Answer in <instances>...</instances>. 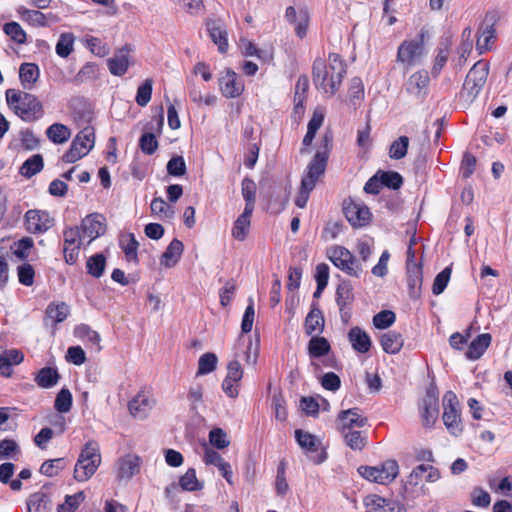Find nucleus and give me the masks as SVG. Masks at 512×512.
<instances>
[{
	"label": "nucleus",
	"instance_id": "a211bd4d",
	"mask_svg": "<svg viewBox=\"0 0 512 512\" xmlns=\"http://www.w3.org/2000/svg\"><path fill=\"white\" fill-rule=\"evenodd\" d=\"M70 313V307L65 302H51L45 310L44 326H50L53 331L56 325L66 320Z\"/></svg>",
	"mask_w": 512,
	"mask_h": 512
},
{
	"label": "nucleus",
	"instance_id": "f8f14e48",
	"mask_svg": "<svg viewBox=\"0 0 512 512\" xmlns=\"http://www.w3.org/2000/svg\"><path fill=\"white\" fill-rule=\"evenodd\" d=\"M343 212L349 223L354 227H363L370 222V209L360 202L346 199L343 202Z\"/></svg>",
	"mask_w": 512,
	"mask_h": 512
},
{
	"label": "nucleus",
	"instance_id": "e433bc0d",
	"mask_svg": "<svg viewBox=\"0 0 512 512\" xmlns=\"http://www.w3.org/2000/svg\"><path fill=\"white\" fill-rule=\"evenodd\" d=\"M60 379L56 368L44 367L39 370L35 377V382L41 388H51L55 386Z\"/></svg>",
	"mask_w": 512,
	"mask_h": 512
},
{
	"label": "nucleus",
	"instance_id": "c85d7f7f",
	"mask_svg": "<svg viewBox=\"0 0 512 512\" xmlns=\"http://www.w3.org/2000/svg\"><path fill=\"white\" fill-rule=\"evenodd\" d=\"M152 406L153 401L145 393H138L128 405L130 413L139 419L145 418Z\"/></svg>",
	"mask_w": 512,
	"mask_h": 512
},
{
	"label": "nucleus",
	"instance_id": "680f3d73",
	"mask_svg": "<svg viewBox=\"0 0 512 512\" xmlns=\"http://www.w3.org/2000/svg\"><path fill=\"white\" fill-rule=\"evenodd\" d=\"M248 305L245 309L242 322H241V331L242 333H249L252 330L253 323H254V317H255V310H254V301L252 297L248 299Z\"/></svg>",
	"mask_w": 512,
	"mask_h": 512
},
{
	"label": "nucleus",
	"instance_id": "3c124183",
	"mask_svg": "<svg viewBox=\"0 0 512 512\" xmlns=\"http://www.w3.org/2000/svg\"><path fill=\"white\" fill-rule=\"evenodd\" d=\"M85 500L83 491H79L73 495H67L64 503L58 505V512H75L79 505Z\"/></svg>",
	"mask_w": 512,
	"mask_h": 512
},
{
	"label": "nucleus",
	"instance_id": "bb28decb",
	"mask_svg": "<svg viewBox=\"0 0 512 512\" xmlns=\"http://www.w3.org/2000/svg\"><path fill=\"white\" fill-rule=\"evenodd\" d=\"M129 49L127 46L118 52L115 55L107 60L108 68L111 74L115 76L124 75L129 67Z\"/></svg>",
	"mask_w": 512,
	"mask_h": 512
},
{
	"label": "nucleus",
	"instance_id": "e2e57ef3",
	"mask_svg": "<svg viewBox=\"0 0 512 512\" xmlns=\"http://www.w3.org/2000/svg\"><path fill=\"white\" fill-rule=\"evenodd\" d=\"M386 498H383L378 495H369L364 499V505L366 508V512H383L385 506L387 505Z\"/></svg>",
	"mask_w": 512,
	"mask_h": 512
},
{
	"label": "nucleus",
	"instance_id": "c03bdc74",
	"mask_svg": "<svg viewBox=\"0 0 512 512\" xmlns=\"http://www.w3.org/2000/svg\"><path fill=\"white\" fill-rule=\"evenodd\" d=\"M106 266V258L102 253H97L88 258L86 263L87 273L95 278L103 275Z\"/></svg>",
	"mask_w": 512,
	"mask_h": 512
},
{
	"label": "nucleus",
	"instance_id": "9b49d317",
	"mask_svg": "<svg viewBox=\"0 0 512 512\" xmlns=\"http://www.w3.org/2000/svg\"><path fill=\"white\" fill-rule=\"evenodd\" d=\"M15 113L26 122H33L43 116V106L37 97L30 93H24L20 105L14 106Z\"/></svg>",
	"mask_w": 512,
	"mask_h": 512
},
{
	"label": "nucleus",
	"instance_id": "f03ea898",
	"mask_svg": "<svg viewBox=\"0 0 512 512\" xmlns=\"http://www.w3.org/2000/svg\"><path fill=\"white\" fill-rule=\"evenodd\" d=\"M328 61L327 65L322 58L314 60L312 67L313 82L317 89L334 95L346 74V64L336 53H330Z\"/></svg>",
	"mask_w": 512,
	"mask_h": 512
},
{
	"label": "nucleus",
	"instance_id": "412c9836",
	"mask_svg": "<svg viewBox=\"0 0 512 512\" xmlns=\"http://www.w3.org/2000/svg\"><path fill=\"white\" fill-rule=\"evenodd\" d=\"M429 81L428 71L425 69L418 70L408 78L406 91L417 98H422L427 93Z\"/></svg>",
	"mask_w": 512,
	"mask_h": 512
},
{
	"label": "nucleus",
	"instance_id": "39448f33",
	"mask_svg": "<svg viewBox=\"0 0 512 512\" xmlns=\"http://www.w3.org/2000/svg\"><path fill=\"white\" fill-rule=\"evenodd\" d=\"M95 133L92 127H85L73 139L68 151L62 156L65 163H74L83 158L93 148Z\"/></svg>",
	"mask_w": 512,
	"mask_h": 512
},
{
	"label": "nucleus",
	"instance_id": "864d4df0",
	"mask_svg": "<svg viewBox=\"0 0 512 512\" xmlns=\"http://www.w3.org/2000/svg\"><path fill=\"white\" fill-rule=\"evenodd\" d=\"M54 407L59 413H67L70 411L72 407V394L68 389L62 388L58 392Z\"/></svg>",
	"mask_w": 512,
	"mask_h": 512
},
{
	"label": "nucleus",
	"instance_id": "aec40b11",
	"mask_svg": "<svg viewBox=\"0 0 512 512\" xmlns=\"http://www.w3.org/2000/svg\"><path fill=\"white\" fill-rule=\"evenodd\" d=\"M219 86L226 98H236L244 90L243 83L238 79L237 74L230 69H227L225 74L219 78Z\"/></svg>",
	"mask_w": 512,
	"mask_h": 512
},
{
	"label": "nucleus",
	"instance_id": "9d476101",
	"mask_svg": "<svg viewBox=\"0 0 512 512\" xmlns=\"http://www.w3.org/2000/svg\"><path fill=\"white\" fill-rule=\"evenodd\" d=\"M295 438L299 446L306 451L308 457L315 464H321L327 459V453L321 441L313 434L297 429Z\"/></svg>",
	"mask_w": 512,
	"mask_h": 512
},
{
	"label": "nucleus",
	"instance_id": "1a4fd4ad",
	"mask_svg": "<svg viewBox=\"0 0 512 512\" xmlns=\"http://www.w3.org/2000/svg\"><path fill=\"white\" fill-rule=\"evenodd\" d=\"M330 261L344 273L352 277H360L363 268L354 255L345 247L336 246L329 252Z\"/></svg>",
	"mask_w": 512,
	"mask_h": 512
},
{
	"label": "nucleus",
	"instance_id": "49530a36",
	"mask_svg": "<svg viewBox=\"0 0 512 512\" xmlns=\"http://www.w3.org/2000/svg\"><path fill=\"white\" fill-rule=\"evenodd\" d=\"M378 176L380 177L381 183L383 187H387L389 189L398 190L403 185V177L400 173L396 171H377Z\"/></svg>",
	"mask_w": 512,
	"mask_h": 512
},
{
	"label": "nucleus",
	"instance_id": "7c9ffc66",
	"mask_svg": "<svg viewBox=\"0 0 512 512\" xmlns=\"http://www.w3.org/2000/svg\"><path fill=\"white\" fill-rule=\"evenodd\" d=\"M492 337L489 333L478 335L468 346L465 356L469 360L479 359L491 344Z\"/></svg>",
	"mask_w": 512,
	"mask_h": 512
},
{
	"label": "nucleus",
	"instance_id": "dca6fc26",
	"mask_svg": "<svg viewBox=\"0 0 512 512\" xmlns=\"http://www.w3.org/2000/svg\"><path fill=\"white\" fill-rule=\"evenodd\" d=\"M286 20L295 26V33L299 38H304L310 21V15L306 8L296 10L293 6L286 8Z\"/></svg>",
	"mask_w": 512,
	"mask_h": 512
},
{
	"label": "nucleus",
	"instance_id": "f257e3e1",
	"mask_svg": "<svg viewBox=\"0 0 512 512\" xmlns=\"http://www.w3.org/2000/svg\"><path fill=\"white\" fill-rule=\"evenodd\" d=\"M333 134L326 131L320 142V146L312 160L309 162L306 173L302 177L300 189L295 199V205L304 208L308 202L311 191L316 186L319 178L325 173L328 158L333 146Z\"/></svg>",
	"mask_w": 512,
	"mask_h": 512
},
{
	"label": "nucleus",
	"instance_id": "774afa93",
	"mask_svg": "<svg viewBox=\"0 0 512 512\" xmlns=\"http://www.w3.org/2000/svg\"><path fill=\"white\" fill-rule=\"evenodd\" d=\"M64 246H72L81 244L83 238H85L82 234L80 227H69L64 230Z\"/></svg>",
	"mask_w": 512,
	"mask_h": 512
},
{
	"label": "nucleus",
	"instance_id": "423d86ee",
	"mask_svg": "<svg viewBox=\"0 0 512 512\" xmlns=\"http://www.w3.org/2000/svg\"><path fill=\"white\" fill-rule=\"evenodd\" d=\"M358 472L371 482L389 484L398 476L399 466L396 460L388 459L379 466H360Z\"/></svg>",
	"mask_w": 512,
	"mask_h": 512
},
{
	"label": "nucleus",
	"instance_id": "ea45409f",
	"mask_svg": "<svg viewBox=\"0 0 512 512\" xmlns=\"http://www.w3.org/2000/svg\"><path fill=\"white\" fill-rule=\"evenodd\" d=\"M345 444L352 450H362L367 443V436L359 430H348L340 432Z\"/></svg>",
	"mask_w": 512,
	"mask_h": 512
},
{
	"label": "nucleus",
	"instance_id": "20e7f679",
	"mask_svg": "<svg viewBox=\"0 0 512 512\" xmlns=\"http://www.w3.org/2000/svg\"><path fill=\"white\" fill-rule=\"evenodd\" d=\"M426 55L424 32L419 33L411 40H404L398 47L396 61L400 63L407 72L412 67L420 64Z\"/></svg>",
	"mask_w": 512,
	"mask_h": 512
},
{
	"label": "nucleus",
	"instance_id": "0e129e2a",
	"mask_svg": "<svg viewBox=\"0 0 512 512\" xmlns=\"http://www.w3.org/2000/svg\"><path fill=\"white\" fill-rule=\"evenodd\" d=\"M139 146L143 153L152 155L158 148V141L153 133H144L140 137Z\"/></svg>",
	"mask_w": 512,
	"mask_h": 512
},
{
	"label": "nucleus",
	"instance_id": "0eeeda50",
	"mask_svg": "<svg viewBox=\"0 0 512 512\" xmlns=\"http://www.w3.org/2000/svg\"><path fill=\"white\" fill-rule=\"evenodd\" d=\"M443 422L447 430L457 436L462 433L463 427L459 410V401L453 391H447L443 396Z\"/></svg>",
	"mask_w": 512,
	"mask_h": 512
},
{
	"label": "nucleus",
	"instance_id": "69168bd1",
	"mask_svg": "<svg viewBox=\"0 0 512 512\" xmlns=\"http://www.w3.org/2000/svg\"><path fill=\"white\" fill-rule=\"evenodd\" d=\"M168 174L176 177L183 176L186 173V163L182 156H174L167 163Z\"/></svg>",
	"mask_w": 512,
	"mask_h": 512
},
{
	"label": "nucleus",
	"instance_id": "c9c22d12",
	"mask_svg": "<svg viewBox=\"0 0 512 512\" xmlns=\"http://www.w3.org/2000/svg\"><path fill=\"white\" fill-rule=\"evenodd\" d=\"M40 71L35 63H23L19 68V78L25 89L31 86L38 80Z\"/></svg>",
	"mask_w": 512,
	"mask_h": 512
},
{
	"label": "nucleus",
	"instance_id": "13d9d810",
	"mask_svg": "<svg viewBox=\"0 0 512 512\" xmlns=\"http://www.w3.org/2000/svg\"><path fill=\"white\" fill-rule=\"evenodd\" d=\"M65 467V461L63 458L51 459L45 461L40 467V473L53 477L56 476Z\"/></svg>",
	"mask_w": 512,
	"mask_h": 512
},
{
	"label": "nucleus",
	"instance_id": "b1692460",
	"mask_svg": "<svg viewBox=\"0 0 512 512\" xmlns=\"http://www.w3.org/2000/svg\"><path fill=\"white\" fill-rule=\"evenodd\" d=\"M408 293L411 299H418L423 282L422 265H411L406 268Z\"/></svg>",
	"mask_w": 512,
	"mask_h": 512
},
{
	"label": "nucleus",
	"instance_id": "5fc2aeb1",
	"mask_svg": "<svg viewBox=\"0 0 512 512\" xmlns=\"http://www.w3.org/2000/svg\"><path fill=\"white\" fill-rule=\"evenodd\" d=\"M152 87L153 81L150 78L146 79L143 84L138 87L135 101L139 106L144 107L149 103L152 95Z\"/></svg>",
	"mask_w": 512,
	"mask_h": 512
},
{
	"label": "nucleus",
	"instance_id": "052dcab7",
	"mask_svg": "<svg viewBox=\"0 0 512 512\" xmlns=\"http://www.w3.org/2000/svg\"><path fill=\"white\" fill-rule=\"evenodd\" d=\"M395 313L391 310H383L373 317V324L378 329H386L395 322Z\"/></svg>",
	"mask_w": 512,
	"mask_h": 512
},
{
	"label": "nucleus",
	"instance_id": "37998d69",
	"mask_svg": "<svg viewBox=\"0 0 512 512\" xmlns=\"http://www.w3.org/2000/svg\"><path fill=\"white\" fill-rule=\"evenodd\" d=\"M75 36L70 32L60 34L55 51L61 58H67L74 51Z\"/></svg>",
	"mask_w": 512,
	"mask_h": 512
},
{
	"label": "nucleus",
	"instance_id": "c756f323",
	"mask_svg": "<svg viewBox=\"0 0 512 512\" xmlns=\"http://www.w3.org/2000/svg\"><path fill=\"white\" fill-rule=\"evenodd\" d=\"M305 333L311 336L315 333H321L324 328V317L316 304H313L310 312L307 314L304 323Z\"/></svg>",
	"mask_w": 512,
	"mask_h": 512
},
{
	"label": "nucleus",
	"instance_id": "2eb2a0df",
	"mask_svg": "<svg viewBox=\"0 0 512 512\" xmlns=\"http://www.w3.org/2000/svg\"><path fill=\"white\" fill-rule=\"evenodd\" d=\"M25 225L30 233H43L52 227L53 219L46 211L28 210L25 214Z\"/></svg>",
	"mask_w": 512,
	"mask_h": 512
},
{
	"label": "nucleus",
	"instance_id": "4468645a",
	"mask_svg": "<svg viewBox=\"0 0 512 512\" xmlns=\"http://www.w3.org/2000/svg\"><path fill=\"white\" fill-rule=\"evenodd\" d=\"M367 423L368 419L360 414V409L357 407L342 410L337 416V428L339 432L362 428L366 426Z\"/></svg>",
	"mask_w": 512,
	"mask_h": 512
},
{
	"label": "nucleus",
	"instance_id": "473e14b6",
	"mask_svg": "<svg viewBox=\"0 0 512 512\" xmlns=\"http://www.w3.org/2000/svg\"><path fill=\"white\" fill-rule=\"evenodd\" d=\"M253 211L244 209L237 217L232 228V236L238 241H244L251 225V215Z\"/></svg>",
	"mask_w": 512,
	"mask_h": 512
},
{
	"label": "nucleus",
	"instance_id": "a878e982",
	"mask_svg": "<svg viewBox=\"0 0 512 512\" xmlns=\"http://www.w3.org/2000/svg\"><path fill=\"white\" fill-rule=\"evenodd\" d=\"M183 250V243L176 238L173 239L162 254L160 264L166 268L174 267L179 262Z\"/></svg>",
	"mask_w": 512,
	"mask_h": 512
},
{
	"label": "nucleus",
	"instance_id": "58836bf2",
	"mask_svg": "<svg viewBox=\"0 0 512 512\" xmlns=\"http://www.w3.org/2000/svg\"><path fill=\"white\" fill-rule=\"evenodd\" d=\"M46 135L54 144H63L69 140L71 131L64 124L54 123L47 128Z\"/></svg>",
	"mask_w": 512,
	"mask_h": 512
},
{
	"label": "nucleus",
	"instance_id": "79ce46f5",
	"mask_svg": "<svg viewBox=\"0 0 512 512\" xmlns=\"http://www.w3.org/2000/svg\"><path fill=\"white\" fill-rule=\"evenodd\" d=\"M44 167L43 157L35 154L28 158L20 167V174L26 178H31L39 173Z\"/></svg>",
	"mask_w": 512,
	"mask_h": 512
},
{
	"label": "nucleus",
	"instance_id": "f3484780",
	"mask_svg": "<svg viewBox=\"0 0 512 512\" xmlns=\"http://www.w3.org/2000/svg\"><path fill=\"white\" fill-rule=\"evenodd\" d=\"M104 222V217L97 213L90 214L82 220L80 228L83 236L89 238V243L105 233Z\"/></svg>",
	"mask_w": 512,
	"mask_h": 512
},
{
	"label": "nucleus",
	"instance_id": "f704fd0d",
	"mask_svg": "<svg viewBox=\"0 0 512 512\" xmlns=\"http://www.w3.org/2000/svg\"><path fill=\"white\" fill-rule=\"evenodd\" d=\"M18 13L23 21L38 27L47 26L48 18L52 17V14H44L39 10H30L25 7H20Z\"/></svg>",
	"mask_w": 512,
	"mask_h": 512
},
{
	"label": "nucleus",
	"instance_id": "a19ab883",
	"mask_svg": "<svg viewBox=\"0 0 512 512\" xmlns=\"http://www.w3.org/2000/svg\"><path fill=\"white\" fill-rule=\"evenodd\" d=\"M331 350L330 343L324 337L314 336L308 343V353L311 358H320Z\"/></svg>",
	"mask_w": 512,
	"mask_h": 512
},
{
	"label": "nucleus",
	"instance_id": "4be33fe9",
	"mask_svg": "<svg viewBox=\"0 0 512 512\" xmlns=\"http://www.w3.org/2000/svg\"><path fill=\"white\" fill-rule=\"evenodd\" d=\"M206 28L211 40L217 45L220 53L228 50V33L225 25L220 20H209L206 22Z\"/></svg>",
	"mask_w": 512,
	"mask_h": 512
},
{
	"label": "nucleus",
	"instance_id": "bf43d9fd",
	"mask_svg": "<svg viewBox=\"0 0 512 512\" xmlns=\"http://www.w3.org/2000/svg\"><path fill=\"white\" fill-rule=\"evenodd\" d=\"M209 442L217 449H224L230 444V441L227 438V434L221 428H213L210 430Z\"/></svg>",
	"mask_w": 512,
	"mask_h": 512
},
{
	"label": "nucleus",
	"instance_id": "2f4dec72",
	"mask_svg": "<svg viewBox=\"0 0 512 512\" xmlns=\"http://www.w3.org/2000/svg\"><path fill=\"white\" fill-rule=\"evenodd\" d=\"M380 344L386 353L397 354L403 347L404 338L401 333L389 330L381 335Z\"/></svg>",
	"mask_w": 512,
	"mask_h": 512
},
{
	"label": "nucleus",
	"instance_id": "7ed1b4c3",
	"mask_svg": "<svg viewBox=\"0 0 512 512\" xmlns=\"http://www.w3.org/2000/svg\"><path fill=\"white\" fill-rule=\"evenodd\" d=\"M101 464L100 447L94 440L88 441L81 450L74 469V478L78 482L90 479Z\"/></svg>",
	"mask_w": 512,
	"mask_h": 512
},
{
	"label": "nucleus",
	"instance_id": "ddd939ff",
	"mask_svg": "<svg viewBox=\"0 0 512 512\" xmlns=\"http://www.w3.org/2000/svg\"><path fill=\"white\" fill-rule=\"evenodd\" d=\"M421 416L424 426L431 427L437 420L438 408V390L436 386L430 385L427 388L425 397L420 405Z\"/></svg>",
	"mask_w": 512,
	"mask_h": 512
},
{
	"label": "nucleus",
	"instance_id": "4d7b16f0",
	"mask_svg": "<svg viewBox=\"0 0 512 512\" xmlns=\"http://www.w3.org/2000/svg\"><path fill=\"white\" fill-rule=\"evenodd\" d=\"M151 212L164 218H172L174 216V209L170 207L161 197L154 198L151 202Z\"/></svg>",
	"mask_w": 512,
	"mask_h": 512
},
{
	"label": "nucleus",
	"instance_id": "72a5a7b5",
	"mask_svg": "<svg viewBox=\"0 0 512 512\" xmlns=\"http://www.w3.org/2000/svg\"><path fill=\"white\" fill-rule=\"evenodd\" d=\"M28 512H50L52 502L48 494L38 491L30 495L28 501Z\"/></svg>",
	"mask_w": 512,
	"mask_h": 512
},
{
	"label": "nucleus",
	"instance_id": "5701e85b",
	"mask_svg": "<svg viewBox=\"0 0 512 512\" xmlns=\"http://www.w3.org/2000/svg\"><path fill=\"white\" fill-rule=\"evenodd\" d=\"M354 300L353 287L347 280H342L336 289V303L339 307L341 318L344 321L350 317L345 309L350 306Z\"/></svg>",
	"mask_w": 512,
	"mask_h": 512
},
{
	"label": "nucleus",
	"instance_id": "6e6d98bb",
	"mask_svg": "<svg viewBox=\"0 0 512 512\" xmlns=\"http://www.w3.org/2000/svg\"><path fill=\"white\" fill-rule=\"evenodd\" d=\"M451 273V267H446L436 275L432 286V292L434 295H440L444 292L449 283Z\"/></svg>",
	"mask_w": 512,
	"mask_h": 512
},
{
	"label": "nucleus",
	"instance_id": "6ab92c4d",
	"mask_svg": "<svg viewBox=\"0 0 512 512\" xmlns=\"http://www.w3.org/2000/svg\"><path fill=\"white\" fill-rule=\"evenodd\" d=\"M141 459L137 455L128 454L117 462L116 476L119 481H128L139 473Z\"/></svg>",
	"mask_w": 512,
	"mask_h": 512
},
{
	"label": "nucleus",
	"instance_id": "09e8293b",
	"mask_svg": "<svg viewBox=\"0 0 512 512\" xmlns=\"http://www.w3.org/2000/svg\"><path fill=\"white\" fill-rule=\"evenodd\" d=\"M409 147V138L407 136H400L393 141L389 149V157L394 160H400L407 154Z\"/></svg>",
	"mask_w": 512,
	"mask_h": 512
},
{
	"label": "nucleus",
	"instance_id": "6e6552de",
	"mask_svg": "<svg viewBox=\"0 0 512 512\" xmlns=\"http://www.w3.org/2000/svg\"><path fill=\"white\" fill-rule=\"evenodd\" d=\"M488 73V63L482 61L475 63L473 67L469 70L464 81L462 91L463 95L466 94L467 98H469L470 100H474L482 90L484 84L486 83Z\"/></svg>",
	"mask_w": 512,
	"mask_h": 512
},
{
	"label": "nucleus",
	"instance_id": "8fccbe9b",
	"mask_svg": "<svg viewBox=\"0 0 512 512\" xmlns=\"http://www.w3.org/2000/svg\"><path fill=\"white\" fill-rule=\"evenodd\" d=\"M218 358L214 353L207 352L200 356L197 375H206L216 369Z\"/></svg>",
	"mask_w": 512,
	"mask_h": 512
},
{
	"label": "nucleus",
	"instance_id": "cd10ccee",
	"mask_svg": "<svg viewBox=\"0 0 512 512\" xmlns=\"http://www.w3.org/2000/svg\"><path fill=\"white\" fill-rule=\"evenodd\" d=\"M24 355L20 350L10 349L0 355V374L9 377L12 374V366L20 364Z\"/></svg>",
	"mask_w": 512,
	"mask_h": 512
},
{
	"label": "nucleus",
	"instance_id": "338daca9",
	"mask_svg": "<svg viewBox=\"0 0 512 512\" xmlns=\"http://www.w3.org/2000/svg\"><path fill=\"white\" fill-rule=\"evenodd\" d=\"M139 243L132 233L127 235V243L121 240V247L129 261L137 259V249Z\"/></svg>",
	"mask_w": 512,
	"mask_h": 512
},
{
	"label": "nucleus",
	"instance_id": "de8ad7c7",
	"mask_svg": "<svg viewBox=\"0 0 512 512\" xmlns=\"http://www.w3.org/2000/svg\"><path fill=\"white\" fill-rule=\"evenodd\" d=\"M3 31L17 44H24L27 40L26 32L18 22L11 21L4 24Z\"/></svg>",
	"mask_w": 512,
	"mask_h": 512
},
{
	"label": "nucleus",
	"instance_id": "603ef678",
	"mask_svg": "<svg viewBox=\"0 0 512 512\" xmlns=\"http://www.w3.org/2000/svg\"><path fill=\"white\" fill-rule=\"evenodd\" d=\"M20 447L13 439H3L0 441V459H17L20 454Z\"/></svg>",
	"mask_w": 512,
	"mask_h": 512
},
{
	"label": "nucleus",
	"instance_id": "393cba45",
	"mask_svg": "<svg viewBox=\"0 0 512 512\" xmlns=\"http://www.w3.org/2000/svg\"><path fill=\"white\" fill-rule=\"evenodd\" d=\"M348 340L351 343L352 348L358 353H367L372 346L370 336L358 326L349 330Z\"/></svg>",
	"mask_w": 512,
	"mask_h": 512
},
{
	"label": "nucleus",
	"instance_id": "4c0bfd02",
	"mask_svg": "<svg viewBox=\"0 0 512 512\" xmlns=\"http://www.w3.org/2000/svg\"><path fill=\"white\" fill-rule=\"evenodd\" d=\"M257 186L253 179L245 177L241 183V193L245 200L244 209L254 211L256 203Z\"/></svg>",
	"mask_w": 512,
	"mask_h": 512
},
{
	"label": "nucleus",
	"instance_id": "a18cd8bd",
	"mask_svg": "<svg viewBox=\"0 0 512 512\" xmlns=\"http://www.w3.org/2000/svg\"><path fill=\"white\" fill-rule=\"evenodd\" d=\"M180 487L185 491H199L204 487V484L197 479L196 471L194 468H189L186 473L179 479Z\"/></svg>",
	"mask_w": 512,
	"mask_h": 512
}]
</instances>
